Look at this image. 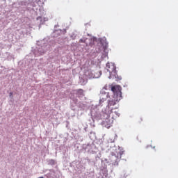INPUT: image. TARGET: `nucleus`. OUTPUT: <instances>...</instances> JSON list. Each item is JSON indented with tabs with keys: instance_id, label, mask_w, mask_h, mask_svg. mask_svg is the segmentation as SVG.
<instances>
[{
	"instance_id": "nucleus-1",
	"label": "nucleus",
	"mask_w": 178,
	"mask_h": 178,
	"mask_svg": "<svg viewBox=\"0 0 178 178\" xmlns=\"http://www.w3.org/2000/svg\"><path fill=\"white\" fill-rule=\"evenodd\" d=\"M106 69L110 74L109 79H118V72L113 64H106Z\"/></svg>"
},
{
	"instance_id": "nucleus-3",
	"label": "nucleus",
	"mask_w": 178,
	"mask_h": 178,
	"mask_svg": "<svg viewBox=\"0 0 178 178\" xmlns=\"http://www.w3.org/2000/svg\"><path fill=\"white\" fill-rule=\"evenodd\" d=\"M121 99H122V97H115V96H113V99L108 101V109H111V113H112V111L113 110V108H112V106H115V105L119 103V101H120Z\"/></svg>"
},
{
	"instance_id": "nucleus-9",
	"label": "nucleus",
	"mask_w": 178,
	"mask_h": 178,
	"mask_svg": "<svg viewBox=\"0 0 178 178\" xmlns=\"http://www.w3.org/2000/svg\"><path fill=\"white\" fill-rule=\"evenodd\" d=\"M79 42H86V39H80Z\"/></svg>"
},
{
	"instance_id": "nucleus-13",
	"label": "nucleus",
	"mask_w": 178,
	"mask_h": 178,
	"mask_svg": "<svg viewBox=\"0 0 178 178\" xmlns=\"http://www.w3.org/2000/svg\"><path fill=\"white\" fill-rule=\"evenodd\" d=\"M118 159H119V154H118V156H117Z\"/></svg>"
},
{
	"instance_id": "nucleus-7",
	"label": "nucleus",
	"mask_w": 178,
	"mask_h": 178,
	"mask_svg": "<svg viewBox=\"0 0 178 178\" xmlns=\"http://www.w3.org/2000/svg\"><path fill=\"white\" fill-rule=\"evenodd\" d=\"M36 2L38 5H42V3H44V0H36Z\"/></svg>"
},
{
	"instance_id": "nucleus-8",
	"label": "nucleus",
	"mask_w": 178,
	"mask_h": 178,
	"mask_svg": "<svg viewBox=\"0 0 178 178\" xmlns=\"http://www.w3.org/2000/svg\"><path fill=\"white\" fill-rule=\"evenodd\" d=\"M91 41H92L93 42L92 43H90V45H94V41H97V39H95V38H92V39H91Z\"/></svg>"
},
{
	"instance_id": "nucleus-6",
	"label": "nucleus",
	"mask_w": 178,
	"mask_h": 178,
	"mask_svg": "<svg viewBox=\"0 0 178 178\" xmlns=\"http://www.w3.org/2000/svg\"><path fill=\"white\" fill-rule=\"evenodd\" d=\"M105 101H106V97H101V98L99 99V104H102V103L105 102Z\"/></svg>"
},
{
	"instance_id": "nucleus-11",
	"label": "nucleus",
	"mask_w": 178,
	"mask_h": 178,
	"mask_svg": "<svg viewBox=\"0 0 178 178\" xmlns=\"http://www.w3.org/2000/svg\"><path fill=\"white\" fill-rule=\"evenodd\" d=\"M140 120L139 122H143V118H140Z\"/></svg>"
},
{
	"instance_id": "nucleus-2",
	"label": "nucleus",
	"mask_w": 178,
	"mask_h": 178,
	"mask_svg": "<svg viewBox=\"0 0 178 178\" xmlns=\"http://www.w3.org/2000/svg\"><path fill=\"white\" fill-rule=\"evenodd\" d=\"M111 91L113 92V97L122 98V87L120 86H114L111 87Z\"/></svg>"
},
{
	"instance_id": "nucleus-10",
	"label": "nucleus",
	"mask_w": 178,
	"mask_h": 178,
	"mask_svg": "<svg viewBox=\"0 0 178 178\" xmlns=\"http://www.w3.org/2000/svg\"><path fill=\"white\" fill-rule=\"evenodd\" d=\"M12 95H13V92H10V97H12Z\"/></svg>"
},
{
	"instance_id": "nucleus-4",
	"label": "nucleus",
	"mask_w": 178,
	"mask_h": 178,
	"mask_svg": "<svg viewBox=\"0 0 178 178\" xmlns=\"http://www.w3.org/2000/svg\"><path fill=\"white\" fill-rule=\"evenodd\" d=\"M104 117L106 118L104 119V120L102 122V124H103V126H104V127L109 129V127H111L112 123H113V120L109 119L111 118V116H109V115H108L106 113L104 114Z\"/></svg>"
},
{
	"instance_id": "nucleus-5",
	"label": "nucleus",
	"mask_w": 178,
	"mask_h": 178,
	"mask_svg": "<svg viewBox=\"0 0 178 178\" xmlns=\"http://www.w3.org/2000/svg\"><path fill=\"white\" fill-rule=\"evenodd\" d=\"M76 95H78L79 97L84 95V90L83 89H78L76 90Z\"/></svg>"
},
{
	"instance_id": "nucleus-12",
	"label": "nucleus",
	"mask_w": 178,
	"mask_h": 178,
	"mask_svg": "<svg viewBox=\"0 0 178 178\" xmlns=\"http://www.w3.org/2000/svg\"><path fill=\"white\" fill-rule=\"evenodd\" d=\"M120 158H122V154H120Z\"/></svg>"
}]
</instances>
